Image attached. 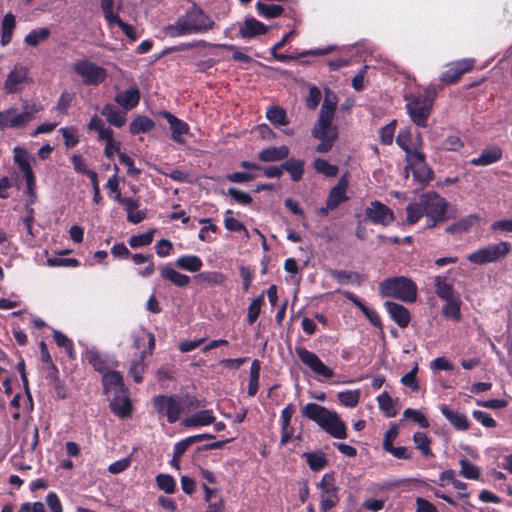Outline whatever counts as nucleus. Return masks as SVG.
I'll return each mask as SVG.
<instances>
[{"instance_id":"nucleus-18","label":"nucleus","mask_w":512,"mask_h":512,"mask_svg":"<svg viewBox=\"0 0 512 512\" xmlns=\"http://www.w3.org/2000/svg\"><path fill=\"white\" fill-rule=\"evenodd\" d=\"M85 359L100 374L117 366V362L110 359L106 354L98 352L96 349H89L85 353Z\"/></svg>"},{"instance_id":"nucleus-20","label":"nucleus","mask_w":512,"mask_h":512,"mask_svg":"<svg viewBox=\"0 0 512 512\" xmlns=\"http://www.w3.org/2000/svg\"><path fill=\"white\" fill-rule=\"evenodd\" d=\"M384 307L389 314L390 318L400 327L406 328L408 327L411 321V313L410 311L403 306L402 304L386 301L384 303Z\"/></svg>"},{"instance_id":"nucleus-49","label":"nucleus","mask_w":512,"mask_h":512,"mask_svg":"<svg viewBox=\"0 0 512 512\" xmlns=\"http://www.w3.org/2000/svg\"><path fill=\"white\" fill-rule=\"evenodd\" d=\"M330 275L340 284H347L349 282L361 283V276L357 272L345 270H331Z\"/></svg>"},{"instance_id":"nucleus-41","label":"nucleus","mask_w":512,"mask_h":512,"mask_svg":"<svg viewBox=\"0 0 512 512\" xmlns=\"http://www.w3.org/2000/svg\"><path fill=\"white\" fill-rule=\"evenodd\" d=\"M16 25L15 16L12 13H7L1 22V40L2 46L8 45L12 40L13 30Z\"/></svg>"},{"instance_id":"nucleus-45","label":"nucleus","mask_w":512,"mask_h":512,"mask_svg":"<svg viewBox=\"0 0 512 512\" xmlns=\"http://www.w3.org/2000/svg\"><path fill=\"white\" fill-rule=\"evenodd\" d=\"M199 283H207L209 285H222L226 281V276L219 271L200 272L195 276Z\"/></svg>"},{"instance_id":"nucleus-62","label":"nucleus","mask_w":512,"mask_h":512,"mask_svg":"<svg viewBox=\"0 0 512 512\" xmlns=\"http://www.w3.org/2000/svg\"><path fill=\"white\" fill-rule=\"evenodd\" d=\"M417 372L418 365L415 364V366L409 372L401 377V383L415 392L420 388L417 380Z\"/></svg>"},{"instance_id":"nucleus-11","label":"nucleus","mask_w":512,"mask_h":512,"mask_svg":"<svg viewBox=\"0 0 512 512\" xmlns=\"http://www.w3.org/2000/svg\"><path fill=\"white\" fill-rule=\"evenodd\" d=\"M405 161L407 163L404 168L406 178L408 177L409 170H411L414 180L421 185H427L433 179L434 172L428 166L426 156L422 151L405 157Z\"/></svg>"},{"instance_id":"nucleus-21","label":"nucleus","mask_w":512,"mask_h":512,"mask_svg":"<svg viewBox=\"0 0 512 512\" xmlns=\"http://www.w3.org/2000/svg\"><path fill=\"white\" fill-rule=\"evenodd\" d=\"M439 409L445 419L455 430L467 431L470 428V421L464 413L453 410L446 404H442Z\"/></svg>"},{"instance_id":"nucleus-48","label":"nucleus","mask_w":512,"mask_h":512,"mask_svg":"<svg viewBox=\"0 0 512 512\" xmlns=\"http://www.w3.org/2000/svg\"><path fill=\"white\" fill-rule=\"evenodd\" d=\"M155 232L156 229H150L145 233L133 235L129 238L128 243L133 249L148 246L153 242Z\"/></svg>"},{"instance_id":"nucleus-15","label":"nucleus","mask_w":512,"mask_h":512,"mask_svg":"<svg viewBox=\"0 0 512 512\" xmlns=\"http://www.w3.org/2000/svg\"><path fill=\"white\" fill-rule=\"evenodd\" d=\"M475 60L461 59L451 63L441 74L440 80L446 85L457 83L461 77L474 68Z\"/></svg>"},{"instance_id":"nucleus-56","label":"nucleus","mask_w":512,"mask_h":512,"mask_svg":"<svg viewBox=\"0 0 512 512\" xmlns=\"http://www.w3.org/2000/svg\"><path fill=\"white\" fill-rule=\"evenodd\" d=\"M379 408L384 411L387 417H395L397 412L394 408V402L392 397L384 391L377 397Z\"/></svg>"},{"instance_id":"nucleus-4","label":"nucleus","mask_w":512,"mask_h":512,"mask_svg":"<svg viewBox=\"0 0 512 512\" xmlns=\"http://www.w3.org/2000/svg\"><path fill=\"white\" fill-rule=\"evenodd\" d=\"M417 293L416 283L405 276L389 277L379 284V294L382 297L396 298L407 303L415 302Z\"/></svg>"},{"instance_id":"nucleus-24","label":"nucleus","mask_w":512,"mask_h":512,"mask_svg":"<svg viewBox=\"0 0 512 512\" xmlns=\"http://www.w3.org/2000/svg\"><path fill=\"white\" fill-rule=\"evenodd\" d=\"M159 272L163 280L169 281L177 287H186L190 283L188 275L178 272L170 264L160 266Z\"/></svg>"},{"instance_id":"nucleus-43","label":"nucleus","mask_w":512,"mask_h":512,"mask_svg":"<svg viewBox=\"0 0 512 512\" xmlns=\"http://www.w3.org/2000/svg\"><path fill=\"white\" fill-rule=\"evenodd\" d=\"M397 145L405 152V157H409L413 155V153H417L420 150L413 149L411 147L412 143V134L410 128L401 129L396 137Z\"/></svg>"},{"instance_id":"nucleus-31","label":"nucleus","mask_w":512,"mask_h":512,"mask_svg":"<svg viewBox=\"0 0 512 512\" xmlns=\"http://www.w3.org/2000/svg\"><path fill=\"white\" fill-rule=\"evenodd\" d=\"M503 155L502 149L493 147L482 151L479 157L472 158L470 163L474 166H488L501 160Z\"/></svg>"},{"instance_id":"nucleus-33","label":"nucleus","mask_w":512,"mask_h":512,"mask_svg":"<svg viewBox=\"0 0 512 512\" xmlns=\"http://www.w3.org/2000/svg\"><path fill=\"white\" fill-rule=\"evenodd\" d=\"M434 286L436 295L444 301L458 296L454 292L453 285L444 276H436L434 278Z\"/></svg>"},{"instance_id":"nucleus-5","label":"nucleus","mask_w":512,"mask_h":512,"mask_svg":"<svg viewBox=\"0 0 512 512\" xmlns=\"http://www.w3.org/2000/svg\"><path fill=\"white\" fill-rule=\"evenodd\" d=\"M43 109L44 107L39 103L26 101L22 104L21 112L16 107L0 111V131L25 128Z\"/></svg>"},{"instance_id":"nucleus-57","label":"nucleus","mask_w":512,"mask_h":512,"mask_svg":"<svg viewBox=\"0 0 512 512\" xmlns=\"http://www.w3.org/2000/svg\"><path fill=\"white\" fill-rule=\"evenodd\" d=\"M459 464L461 466L460 475L464 478L477 480L480 477V468L473 465L468 459H460Z\"/></svg>"},{"instance_id":"nucleus-19","label":"nucleus","mask_w":512,"mask_h":512,"mask_svg":"<svg viewBox=\"0 0 512 512\" xmlns=\"http://www.w3.org/2000/svg\"><path fill=\"white\" fill-rule=\"evenodd\" d=\"M28 69L22 66H15L9 72L5 80L4 89L8 94H14L22 90V85L27 80Z\"/></svg>"},{"instance_id":"nucleus-9","label":"nucleus","mask_w":512,"mask_h":512,"mask_svg":"<svg viewBox=\"0 0 512 512\" xmlns=\"http://www.w3.org/2000/svg\"><path fill=\"white\" fill-rule=\"evenodd\" d=\"M320 490V511L328 512L336 507L340 502V488L336 484L335 472L325 473L321 480L316 484Z\"/></svg>"},{"instance_id":"nucleus-13","label":"nucleus","mask_w":512,"mask_h":512,"mask_svg":"<svg viewBox=\"0 0 512 512\" xmlns=\"http://www.w3.org/2000/svg\"><path fill=\"white\" fill-rule=\"evenodd\" d=\"M295 352L300 361L316 375H319L325 379H330L334 376V371L325 365L322 360L312 351H309L305 347L298 346L295 348Z\"/></svg>"},{"instance_id":"nucleus-16","label":"nucleus","mask_w":512,"mask_h":512,"mask_svg":"<svg viewBox=\"0 0 512 512\" xmlns=\"http://www.w3.org/2000/svg\"><path fill=\"white\" fill-rule=\"evenodd\" d=\"M158 115L168 122L171 130V138L176 143L183 144V135H187L190 131L189 125L167 110L159 111Z\"/></svg>"},{"instance_id":"nucleus-61","label":"nucleus","mask_w":512,"mask_h":512,"mask_svg":"<svg viewBox=\"0 0 512 512\" xmlns=\"http://www.w3.org/2000/svg\"><path fill=\"white\" fill-rule=\"evenodd\" d=\"M396 129V120H392L387 125L383 126L379 131L380 142L383 145H390L393 142Z\"/></svg>"},{"instance_id":"nucleus-36","label":"nucleus","mask_w":512,"mask_h":512,"mask_svg":"<svg viewBox=\"0 0 512 512\" xmlns=\"http://www.w3.org/2000/svg\"><path fill=\"white\" fill-rule=\"evenodd\" d=\"M145 359L146 351H142L139 356L130 363L128 374L133 378L135 383H141L143 381V374L146 367Z\"/></svg>"},{"instance_id":"nucleus-10","label":"nucleus","mask_w":512,"mask_h":512,"mask_svg":"<svg viewBox=\"0 0 512 512\" xmlns=\"http://www.w3.org/2000/svg\"><path fill=\"white\" fill-rule=\"evenodd\" d=\"M75 74L81 77L86 86H98L107 78V71L102 66L87 59L77 60L72 65Z\"/></svg>"},{"instance_id":"nucleus-3","label":"nucleus","mask_w":512,"mask_h":512,"mask_svg":"<svg viewBox=\"0 0 512 512\" xmlns=\"http://www.w3.org/2000/svg\"><path fill=\"white\" fill-rule=\"evenodd\" d=\"M214 25L215 22L201 8L195 6L169 25L167 33L171 37L203 33L212 30Z\"/></svg>"},{"instance_id":"nucleus-26","label":"nucleus","mask_w":512,"mask_h":512,"mask_svg":"<svg viewBox=\"0 0 512 512\" xmlns=\"http://www.w3.org/2000/svg\"><path fill=\"white\" fill-rule=\"evenodd\" d=\"M140 101V91L137 86H132L115 96V102L125 110H132Z\"/></svg>"},{"instance_id":"nucleus-58","label":"nucleus","mask_w":512,"mask_h":512,"mask_svg":"<svg viewBox=\"0 0 512 512\" xmlns=\"http://www.w3.org/2000/svg\"><path fill=\"white\" fill-rule=\"evenodd\" d=\"M156 484L160 490L167 494H173L176 490L175 479L169 474H158L156 476Z\"/></svg>"},{"instance_id":"nucleus-28","label":"nucleus","mask_w":512,"mask_h":512,"mask_svg":"<svg viewBox=\"0 0 512 512\" xmlns=\"http://www.w3.org/2000/svg\"><path fill=\"white\" fill-rule=\"evenodd\" d=\"M101 115L106 118L110 125L117 128L122 127L126 122V112L118 109L111 103H107L102 107Z\"/></svg>"},{"instance_id":"nucleus-37","label":"nucleus","mask_w":512,"mask_h":512,"mask_svg":"<svg viewBox=\"0 0 512 512\" xmlns=\"http://www.w3.org/2000/svg\"><path fill=\"white\" fill-rule=\"evenodd\" d=\"M266 118L274 126H286L289 124L286 110L279 105L269 106L266 111Z\"/></svg>"},{"instance_id":"nucleus-30","label":"nucleus","mask_w":512,"mask_h":512,"mask_svg":"<svg viewBox=\"0 0 512 512\" xmlns=\"http://www.w3.org/2000/svg\"><path fill=\"white\" fill-rule=\"evenodd\" d=\"M102 384L105 391H109L111 389H115L118 392L124 393L126 391L124 380L120 372L111 371L110 369L107 372L102 374Z\"/></svg>"},{"instance_id":"nucleus-63","label":"nucleus","mask_w":512,"mask_h":512,"mask_svg":"<svg viewBox=\"0 0 512 512\" xmlns=\"http://www.w3.org/2000/svg\"><path fill=\"white\" fill-rule=\"evenodd\" d=\"M232 211L227 210L225 213L224 218V226L228 231L232 232H241L244 231L245 233H248L246 227L243 223H241L238 219L231 216Z\"/></svg>"},{"instance_id":"nucleus-1","label":"nucleus","mask_w":512,"mask_h":512,"mask_svg":"<svg viewBox=\"0 0 512 512\" xmlns=\"http://www.w3.org/2000/svg\"><path fill=\"white\" fill-rule=\"evenodd\" d=\"M302 416L314 421L323 431L335 439L347 438V427L337 412L330 411L316 403H307L301 410Z\"/></svg>"},{"instance_id":"nucleus-55","label":"nucleus","mask_w":512,"mask_h":512,"mask_svg":"<svg viewBox=\"0 0 512 512\" xmlns=\"http://www.w3.org/2000/svg\"><path fill=\"white\" fill-rule=\"evenodd\" d=\"M53 338L58 347L65 349L70 359L75 358L74 345L71 339H69L66 335L57 330L53 331Z\"/></svg>"},{"instance_id":"nucleus-35","label":"nucleus","mask_w":512,"mask_h":512,"mask_svg":"<svg viewBox=\"0 0 512 512\" xmlns=\"http://www.w3.org/2000/svg\"><path fill=\"white\" fill-rule=\"evenodd\" d=\"M111 411L121 419H126L132 414V403L128 396L122 399L116 398L110 402Z\"/></svg>"},{"instance_id":"nucleus-59","label":"nucleus","mask_w":512,"mask_h":512,"mask_svg":"<svg viewBox=\"0 0 512 512\" xmlns=\"http://www.w3.org/2000/svg\"><path fill=\"white\" fill-rule=\"evenodd\" d=\"M59 132L62 134L64 144L67 148H73L79 143V137L75 127H62Z\"/></svg>"},{"instance_id":"nucleus-51","label":"nucleus","mask_w":512,"mask_h":512,"mask_svg":"<svg viewBox=\"0 0 512 512\" xmlns=\"http://www.w3.org/2000/svg\"><path fill=\"white\" fill-rule=\"evenodd\" d=\"M263 304H264V292H262L256 298H254L248 306L247 322L249 325H252L256 322L257 318L260 315L261 307Z\"/></svg>"},{"instance_id":"nucleus-60","label":"nucleus","mask_w":512,"mask_h":512,"mask_svg":"<svg viewBox=\"0 0 512 512\" xmlns=\"http://www.w3.org/2000/svg\"><path fill=\"white\" fill-rule=\"evenodd\" d=\"M114 25H117L130 40L135 41L137 39L135 28L131 24L122 21L119 16L111 20V22H108L109 27H113Z\"/></svg>"},{"instance_id":"nucleus-40","label":"nucleus","mask_w":512,"mask_h":512,"mask_svg":"<svg viewBox=\"0 0 512 512\" xmlns=\"http://www.w3.org/2000/svg\"><path fill=\"white\" fill-rule=\"evenodd\" d=\"M461 303L462 301L459 296L446 300V304L442 308L443 316L454 322H459L462 317L460 309Z\"/></svg>"},{"instance_id":"nucleus-64","label":"nucleus","mask_w":512,"mask_h":512,"mask_svg":"<svg viewBox=\"0 0 512 512\" xmlns=\"http://www.w3.org/2000/svg\"><path fill=\"white\" fill-rule=\"evenodd\" d=\"M405 418H409L419 424L421 428H428L429 427V421L426 418V416L419 410H415L412 408H407L404 410L403 413Z\"/></svg>"},{"instance_id":"nucleus-27","label":"nucleus","mask_w":512,"mask_h":512,"mask_svg":"<svg viewBox=\"0 0 512 512\" xmlns=\"http://www.w3.org/2000/svg\"><path fill=\"white\" fill-rule=\"evenodd\" d=\"M215 420L216 417L212 410H201L183 419L182 425L185 427H202L214 423Z\"/></svg>"},{"instance_id":"nucleus-46","label":"nucleus","mask_w":512,"mask_h":512,"mask_svg":"<svg viewBox=\"0 0 512 512\" xmlns=\"http://www.w3.org/2000/svg\"><path fill=\"white\" fill-rule=\"evenodd\" d=\"M336 105V101L326 97L323 101L319 119L317 122L322 123L323 125H325L326 123H332L336 110Z\"/></svg>"},{"instance_id":"nucleus-6","label":"nucleus","mask_w":512,"mask_h":512,"mask_svg":"<svg viewBox=\"0 0 512 512\" xmlns=\"http://www.w3.org/2000/svg\"><path fill=\"white\" fill-rule=\"evenodd\" d=\"M419 200L426 217V228H434L445 220L448 203L438 193L428 191L421 194Z\"/></svg>"},{"instance_id":"nucleus-23","label":"nucleus","mask_w":512,"mask_h":512,"mask_svg":"<svg viewBox=\"0 0 512 512\" xmlns=\"http://www.w3.org/2000/svg\"><path fill=\"white\" fill-rule=\"evenodd\" d=\"M14 161L24 175L29 196L35 197L36 180L29 161L26 157L20 155H15Z\"/></svg>"},{"instance_id":"nucleus-22","label":"nucleus","mask_w":512,"mask_h":512,"mask_svg":"<svg viewBox=\"0 0 512 512\" xmlns=\"http://www.w3.org/2000/svg\"><path fill=\"white\" fill-rule=\"evenodd\" d=\"M118 203L124 206L127 213V221L132 224H138L142 222L147 216L146 211L144 210L136 211L140 206L138 199L132 197H122Z\"/></svg>"},{"instance_id":"nucleus-54","label":"nucleus","mask_w":512,"mask_h":512,"mask_svg":"<svg viewBox=\"0 0 512 512\" xmlns=\"http://www.w3.org/2000/svg\"><path fill=\"white\" fill-rule=\"evenodd\" d=\"M50 36V30L47 27H42L38 30H32L25 36L24 42L28 46L36 47L41 41H45Z\"/></svg>"},{"instance_id":"nucleus-52","label":"nucleus","mask_w":512,"mask_h":512,"mask_svg":"<svg viewBox=\"0 0 512 512\" xmlns=\"http://www.w3.org/2000/svg\"><path fill=\"white\" fill-rule=\"evenodd\" d=\"M337 398L343 406L354 408L359 403L360 391L358 389L341 391L337 394Z\"/></svg>"},{"instance_id":"nucleus-32","label":"nucleus","mask_w":512,"mask_h":512,"mask_svg":"<svg viewBox=\"0 0 512 512\" xmlns=\"http://www.w3.org/2000/svg\"><path fill=\"white\" fill-rule=\"evenodd\" d=\"M285 160L286 161L282 163L283 171L288 172L294 182L300 181L304 174L305 161L295 158H286Z\"/></svg>"},{"instance_id":"nucleus-8","label":"nucleus","mask_w":512,"mask_h":512,"mask_svg":"<svg viewBox=\"0 0 512 512\" xmlns=\"http://www.w3.org/2000/svg\"><path fill=\"white\" fill-rule=\"evenodd\" d=\"M512 245L507 241L489 244L473 251L467 256V260L477 265H485L504 259L511 251Z\"/></svg>"},{"instance_id":"nucleus-12","label":"nucleus","mask_w":512,"mask_h":512,"mask_svg":"<svg viewBox=\"0 0 512 512\" xmlns=\"http://www.w3.org/2000/svg\"><path fill=\"white\" fill-rule=\"evenodd\" d=\"M312 136L320 142L316 146L318 153H328L334 146L338 138V128L333 126L332 123L317 122L312 129Z\"/></svg>"},{"instance_id":"nucleus-53","label":"nucleus","mask_w":512,"mask_h":512,"mask_svg":"<svg viewBox=\"0 0 512 512\" xmlns=\"http://www.w3.org/2000/svg\"><path fill=\"white\" fill-rule=\"evenodd\" d=\"M313 168L319 174H323L326 177H335L338 173V167L330 164L327 160L322 158H316L313 162Z\"/></svg>"},{"instance_id":"nucleus-7","label":"nucleus","mask_w":512,"mask_h":512,"mask_svg":"<svg viewBox=\"0 0 512 512\" xmlns=\"http://www.w3.org/2000/svg\"><path fill=\"white\" fill-rule=\"evenodd\" d=\"M152 405L159 417H166L170 424L176 423L184 411L179 395H156Z\"/></svg>"},{"instance_id":"nucleus-39","label":"nucleus","mask_w":512,"mask_h":512,"mask_svg":"<svg viewBox=\"0 0 512 512\" xmlns=\"http://www.w3.org/2000/svg\"><path fill=\"white\" fill-rule=\"evenodd\" d=\"M155 127V123L148 116L139 115L133 119L129 125V132L132 135H138L151 131Z\"/></svg>"},{"instance_id":"nucleus-2","label":"nucleus","mask_w":512,"mask_h":512,"mask_svg":"<svg viewBox=\"0 0 512 512\" xmlns=\"http://www.w3.org/2000/svg\"><path fill=\"white\" fill-rule=\"evenodd\" d=\"M437 95L435 87L428 86L422 92L404 95L405 107L411 121L421 128L428 126L434 101Z\"/></svg>"},{"instance_id":"nucleus-25","label":"nucleus","mask_w":512,"mask_h":512,"mask_svg":"<svg viewBox=\"0 0 512 512\" xmlns=\"http://www.w3.org/2000/svg\"><path fill=\"white\" fill-rule=\"evenodd\" d=\"M267 32V27L257 19L251 17L246 18L240 26L239 33L242 38L250 39Z\"/></svg>"},{"instance_id":"nucleus-47","label":"nucleus","mask_w":512,"mask_h":512,"mask_svg":"<svg viewBox=\"0 0 512 512\" xmlns=\"http://www.w3.org/2000/svg\"><path fill=\"white\" fill-rule=\"evenodd\" d=\"M256 8L261 16L268 19L277 18L284 12L283 6L278 4H265L258 2L256 4Z\"/></svg>"},{"instance_id":"nucleus-38","label":"nucleus","mask_w":512,"mask_h":512,"mask_svg":"<svg viewBox=\"0 0 512 512\" xmlns=\"http://www.w3.org/2000/svg\"><path fill=\"white\" fill-rule=\"evenodd\" d=\"M175 264L178 268L193 273L199 272L203 266V262L200 257L188 254L180 256L176 260Z\"/></svg>"},{"instance_id":"nucleus-50","label":"nucleus","mask_w":512,"mask_h":512,"mask_svg":"<svg viewBox=\"0 0 512 512\" xmlns=\"http://www.w3.org/2000/svg\"><path fill=\"white\" fill-rule=\"evenodd\" d=\"M407 218L406 222L409 225L416 224L424 215L422 210L421 201L418 199L417 202H411L406 207Z\"/></svg>"},{"instance_id":"nucleus-14","label":"nucleus","mask_w":512,"mask_h":512,"mask_svg":"<svg viewBox=\"0 0 512 512\" xmlns=\"http://www.w3.org/2000/svg\"><path fill=\"white\" fill-rule=\"evenodd\" d=\"M365 215L373 224L383 226L390 225L395 219L394 212L378 200L372 201L370 205L366 207Z\"/></svg>"},{"instance_id":"nucleus-17","label":"nucleus","mask_w":512,"mask_h":512,"mask_svg":"<svg viewBox=\"0 0 512 512\" xmlns=\"http://www.w3.org/2000/svg\"><path fill=\"white\" fill-rule=\"evenodd\" d=\"M349 186V175L345 173L341 176L338 183L331 188L326 199L328 208L337 209L342 203L348 200L346 191Z\"/></svg>"},{"instance_id":"nucleus-44","label":"nucleus","mask_w":512,"mask_h":512,"mask_svg":"<svg viewBox=\"0 0 512 512\" xmlns=\"http://www.w3.org/2000/svg\"><path fill=\"white\" fill-rule=\"evenodd\" d=\"M99 140H104L106 142L104 155L108 159H113V153H109V148H114L117 152L120 150V142L115 141L113 138V130L110 128L104 127L98 132Z\"/></svg>"},{"instance_id":"nucleus-34","label":"nucleus","mask_w":512,"mask_h":512,"mask_svg":"<svg viewBox=\"0 0 512 512\" xmlns=\"http://www.w3.org/2000/svg\"><path fill=\"white\" fill-rule=\"evenodd\" d=\"M301 458L306 460L309 468L314 472L322 470L328 463L326 454L321 450L316 452H304Z\"/></svg>"},{"instance_id":"nucleus-42","label":"nucleus","mask_w":512,"mask_h":512,"mask_svg":"<svg viewBox=\"0 0 512 512\" xmlns=\"http://www.w3.org/2000/svg\"><path fill=\"white\" fill-rule=\"evenodd\" d=\"M413 442L415 444V448L418 449L421 454L425 457H433L434 454L431 449V438L425 432H415L413 434Z\"/></svg>"},{"instance_id":"nucleus-29","label":"nucleus","mask_w":512,"mask_h":512,"mask_svg":"<svg viewBox=\"0 0 512 512\" xmlns=\"http://www.w3.org/2000/svg\"><path fill=\"white\" fill-rule=\"evenodd\" d=\"M289 153L290 150L286 145L279 147L271 146L261 150L258 154V158L262 162H277L288 158Z\"/></svg>"}]
</instances>
